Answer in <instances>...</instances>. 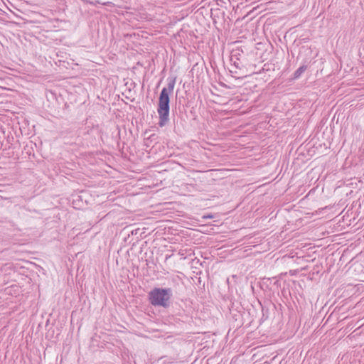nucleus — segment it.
I'll use <instances>...</instances> for the list:
<instances>
[{"mask_svg": "<svg viewBox=\"0 0 364 364\" xmlns=\"http://www.w3.org/2000/svg\"><path fill=\"white\" fill-rule=\"evenodd\" d=\"M175 80L168 82L167 87H164L160 93L157 112L159 117V125L164 127L169 121L170 98L169 95L173 91Z\"/></svg>", "mask_w": 364, "mask_h": 364, "instance_id": "nucleus-1", "label": "nucleus"}, {"mask_svg": "<svg viewBox=\"0 0 364 364\" xmlns=\"http://www.w3.org/2000/svg\"><path fill=\"white\" fill-rule=\"evenodd\" d=\"M172 290L170 288H154L149 293L150 303L154 306L167 308L170 305Z\"/></svg>", "mask_w": 364, "mask_h": 364, "instance_id": "nucleus-2", "label": "nucleus"}, {"mask_svg": "<svg viewBox=\"0 0 364 364\" xmlns=\"http://www.w3.org/2000/svg\"><path fill=\"white\" fill-rule=\"evenodd\" d=\"M306 67L305 65L300 66L294 74V78H299L301 74L306 70Z\"/></svg>", "mask_w": 364, "mask_h": 364, "instance_id": "nucleus-3", "label": "nucleus"}, {"mask_svg": "<svg viewBox=\"0 0 364 364\" xmlns=\"http://www.w3.org/2000/svg\"><path fill=\"white\" fill-rule=\"evenodd\" d=\"M233 65L235 66V68H238L240 67L239 65V63H237V61H234L233 62Z\"/></svg>", "mask_w": 364, "mask_h": 364, "instance_id": "nucleus-4", "label": "nucleus"}]
</instances>
